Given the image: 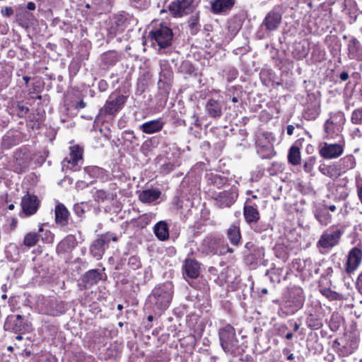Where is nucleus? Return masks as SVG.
<instances>
[{"label":"nucleus","mask_w":362,"mask_h":362,"mask_svg":"<svg viewBox=\"0 0 362 362\" xmlns=\"http://www.w3.org/2000/svg\"><path fill=\"white\" fill-rule=\"evenodd\" d=\"M343 233L344 231L337 227H330L320 236L317 242L318 247L325 249L334 247L339 243Z\"/></svg>","instance_id":"obj_11"},{"label":"nucleus","mask_w":362,"mask_h":362,"mask_svg":"<svg viewBox=\"0 0 362 362\" xmlns=\"http://www.w3.org/2000/svg\"><path fill=\"white\" fill-rule=\"evenodd\" d=\"M243 216L247 223L252 225L257 223L259 219V213L257 206L253 205L245 204L243 208Z\"/></svg>","instance_id":"obj_27"},{"label":"nucleus","mask_w":362,"mask_h":362,"mask_svg":"<svg viewBox=\"0 0 362 362\" xmlns=\"http://www.w3.org/2000/svg\"><path fill=\"white\" fill-rule=\"evenodd\" d=\"M54 214L57 223L62 226L67 224L69 212L63 204L59 203L55 206Z\"/></svg>","instance_id":"obj_31"},{"label":"nucleus","mask_w":362,"mask_h":362,"mask_svg":"<svg viewBox=\"0 0 362 362\" xmlns=\"http://www.w3.org/2000/svg\"><path fill=\"white\" fill-rule=\"evenodd\" d=\"M315 217L322 226H327L332 221V216L329 214L326 207H318L315 211Z\"/></svg>","instance_id":"obj_35"},{"label":"nucleus","mask_w":362,"mask_h":362,"mask_svg":"<svg viewBox=\"0 0 362 362\" xmlns=\"http://www.w3.org/2000/svg\"><path fill=\"white\" fill-rule=\"evenodd\" d=\"M305 296L302 290H296L289 294L284 305L279 310V315L281 317L295 314L304 304Z\"/></svg>","instance_id":"obj_3"},{"label":"nucleus","mask_w":362,"mask_h":362,"mask_svg":"<svg viewBox=\"0 0 362 362\" xmlns=\"http://www.w3.org/2000/svg\"><path fill=\"white\" fill-rule=\"evenodd\" d=\"M180 165L178 160H168L160 167L162 173L168 174L175 169L176 167Z\"/></svg>","instance_id":"obj_42"},{"label":"nucleus","mask_w":362,"mask_h":362,"mask_svg":"<svg viewBox=\"0 0 362 362\" xmlns=\"http://www.w3.org/2000/svg\"><path fill=\"white\" fill-rule=\"evenodd\" d=\"M320 112V104L318 101L309 105L303 112V117L307 120H314Z\"/></svg>","instance_id":"obj_34"},{"label":"nucleus","mask_w":362,"mask_h":362,"mask_svg":"<svg viewBox=\"0 0 362 362\" xmlns=\"http://www.w3.org/2000/svg\"><path fill=\"white\" fill-rule=\"evenodd\" d=\"M348 57L350 59L362 61V46L356 38H351L348 44Z\"/></svg>","instance_id":"obj_22"},{"label":"nucleus","mask_w":362,"mask_h":362,"mask_svg":"<svg viewBox=\"0 0 362 362\" xmlns=\"http://www.w3.org/2000/svg\"><path fill=\"white\" fill-rule=\"evenodd\" d=\"M74 211L78 217H82L85 212L83 204H76L74 206Z\"/></svg>","instance_id":"obj_51"},{"label":"nucleus","mask_w":362,"mask_h":362,"mask_svg":"<svg viewBox=\"0 0 362 362\" xmlns=\"http://www.w3.org/2000/svg\"><path fill=\"white\" fill-rule=\"evenodd\" d=\"M40 312L45 315L58 316L65 313L66 306L63 301L54 297L47 298L39 305Z\"/></svg>","instance_id":"obj_10"},{"label":"nucleus","mask_w":362,"mask_h":362,"mask_svg":"<svg viewBox=\"0 0 362 362\" xmlns=\"http://www.w3.org/2000/svg\"><path fill=\"white\" fill-rule=\"evenodd\" d=\"M16 20L22 27L28 28L34 20V16L25 11H18L16 13Z\"/></svg>","instance_id":"obj_37"},{"label":"nucleus","mask_w":362,"mask_h":362,"mask_svg":"<svg viewBox=\"0 0 362 362\" xmlns=\"http://www.w3.org/2000/svg\"><path fill=\"white\" fill-rule=\"evenodd\" d=\"M153 232L157 238L161 241L166 240L169 238V228L164 221H160L155 225Z\"/></svg>","instance_id":"obj_33"},{"label":"nucleus","mask_w":362,"mask_h":362,"mask_svg":"<svg viewBox=\"0 0 362 362\" xmlns=\"http://www.w3.org/2000/svg\"><path fill=\"white\" fill-rule=\"evenodd\" d=\"M69 150V155L62 162L63 167H66L72 171H77L82 163L83 149L80 146L75 145L70 146Z\"/></svg>","instance_id":"obj_14"},{"label":"nucleus","mask_w":362,"mask_h":362,"mask_svg":"<svg viewBox=\"0 0 362 362\" xmlns=\"http://www.w3.org/2000/svg\"><path fill=\"white\" fill-rule=\"evenodd\" d=\"M288 160L290 163L293 165H296L300 163V152L298 147L292 146L288 154Z\"/></svg>","instance_id":"obj_40"},{"label":"nucleus","mask_w":362,"mask_h":362,"mask_svg":"<svg viewBox=\"0 0 362 362\" xmlns=\"http://www.w3.org/2000/svg\"><path fill=\"white\" fill-rule=\"evenodd\" d=\"M349 76L347 71H342L339 75V78L341 81H345L349 78Z\"/></svg>","instance_id":"obj_58"},{"label":"nucleus","mask_w":362,"mask_h":362,"mask_svg":"<svg viewBox=\"0 0 362 362\" xmlns=\"http://www.w3.org/2000/svg\"><path fill=\"white\" fill-rule=\"evenodd\" d=\"M117 240L116 235L111 232L100 235L90 245V251L91 255L96 259H100L105 249L108 247L110 241H117Z\"/></svg>","instance_id":"obj_9"},{"label":"nucleus","mask_w":362,"mask_h":362,"mask_svg":"<svg viewBox=\"0 0 362 362\" xmlns=\"http://www.w3.org/2000/svg\"><path fill=\"white\" fill-rule=\"evenodd\" d=\"M4 328L6 331L15 333L29 332L30 329L29 324L23 321V316L21 315H8L4 322Z\"/></svg>","instance_id":"obj_16"},{"label":"nucleus","mask_w":362,"mask_h":362,"mask_svg":"<svg viewBox=\"0 0 362 362\" xmlns=\"http://www.w3.org/2000/svg\"><path fill=\"white\" fill-rule=\"evenodd\" d=\"M173 296V286L170 282L156 286L148 295L146 308L155 313L160 314L168 309Z\"/></svg>","instance_id":"obj_1"},{"label":"nucleus","mask_w":362,"mask_h":362,"mask_svg":"<svg viewBox=\"0 0 362 362\" xmlns=\"http://www.w3.org/2000/svg\"><path fill=\"white\" fill-rule=\"evenodd\" d=\"M345 142L343 138L339 139L337 143H324L320 148V155L325 159H333L339 157L344 152Z\"/></svg>","instance_id":"obj_13"},{"label":"nucleus","mask_w":362,"mask_h":362,"mask_svg":"<svg viewBox=\"0 0 362 362\" xmlns=\"http://www.w3.org/2000/svg\"><path fill=\"white\" fill-rule=\"evenodd\" d=\"M323 207H326L327 208V210L329 209V211H331L332 212H334L336 211L337 209V206L334 204H331V205H329V206H327V205H323L322 206Z\"/></svg>","instance_id":"obj_62"},{"label":"nucleus","mask_w":362,"mask_h":362,"mask_svg":"<svg viewBox=\"0 0 362 362\" xmlns=\"http://www.w3.org/2000/svg\"><path fill=\"white\" fill-rule=\"evenodd\" d=\"M294 127L293 125H288L286 128V132L288 135H292L293 134Z\"/></svg>","instance_id":"obj_63"},{"label":"nucleus","mask_w":362,"mask_h":362,"mask_svg":"<svg viewBox=\"0 0 362 362\" xmlns=\"http://www.w3.org/2000/svg\"><path fill=\"white\" fill-rule=\"evenodd\" d=\"M362 260V250L358 247L352 248L348 255L346 271L351 274L358 269Z\"/></svg>","instance_id":"obj_18"},{"label":"nucleus","mask_w":362,"mask_h":362,"mask_svg":"<svg viewBox=\"0 0 362 362\" xmlns=\"http://www.w3.org/2000/svg\"><path fill=\"white\" fill-rule=\"evenodd\" d=\"M218 336L221 346L225 352L234 354L238 350V340L233 326L226 325L220 328Z\"/></svg>","instance_id":"obj_6"},{"label":"nucleus","mask_w":362,"mask_h":362,"mask_svg":"<svg viewBox=\"0 0 362 362\" xmlns=\"http://www.w3.org/2000/svg\"><path fill=\"white\" fill-rule=\"evenodd\" d=\"M85 107H86V103L83 100H81L76 105L77 108L81 109V108H84Z\"/></svg>","instance_id":"obj_64"},{"label":"nucleus","mask_w":362,"mask_h":362,"mask_svg":"<svg viewBox=\"0 0 362 362\" xmlns=\"http://www.w3.org/2000/svg\"><path fill=\"white\" fill-rule=\"evenodd\" d=\"M128 266L133 270H136L141 267V262L139 257L131 256L128 260Z\"/></svg>","instance_id":"obj_46"},{"label":"nucleus","mask_w":362,"mask_h":362,"mask_svg":"<svg viewBox=\"0 0 362 362\" xmlns=\"http://www.w3.org/2000/svg\"><path fill=\"white\" fill-rule=\"evenodd\" d=\"M351 121L354 124H362V107L355 109L352 112Z\"/></svg>","instance_id":"obj_44"},{"label":"nucleus","mask_w":362,"mask_h":362,"mask_svg":"<svg viewBox=\"0 0 362 362\" xmlns=\"http://www.w3.org/2000/svg\"><path fill=\"white\" fill-rule=\"evenodd\" d=\"M119 61V56L117 52L110 51L105 53L103 55V62L107 66H112L115 64Z\"/></svg>","instance_id":"obj_41"},{"label":"nucleus","mask_w":362,"mask_h":362,"mask_svg":"<svg viewBox=\"0 0 362 362\" xmlns=\"http://www.w3.org/2000/svg\"><path fill=\"white\" fill-rule=\"evenodd\" d=\"M102 272L97 269H91L84 274L83 277V282L86 284V287H90L100 281L102 279Z\"/></svg>","instance_id":"obj_32"},{"label":"nucleus","mask_w":362,"mask_h":362,"mask_svg":"<svg viewBox=\"0 0 362 362\" xmlns=\"http://www.w3.org/2000/svg\"><path fill=\"white\" fill-rule=\"evenodd\" d=\"M21 204L23 214L30 216L37 211L39 202L35 195L28 193L22 197Z\"/></svg>","instance_id":"obj_19"},{"label":"nucleus","mask_w":362,"mask_h":362,"mask_svg":"<svg viewBox=\"0 0 362 362\" xmlns=\"http://www.w3.org/2000/svg\"><path fill=\"white\" fill-rule=\"evenodd\" d=\"M18 115L20 117H23V115H25L29 111V108L26 106L23 105L22 104L18 105Z\"/></svg>","instance_id":"obj_53"},{"label":"nucleus","mask_w":362,"mask_h":362,"mask_svg":"<svg viewBox=\"0 0 362 362\" xmlns=\"http://www.w3.org/2000/svg\"><path fill=\"white\" fill-rule=\"evenodd\" d=\"M38 240L39 235L36 233L30 232L25 235L23 243L25 245L30 247L35 245Z\"/></svg>","instance_id":"obj_43"},{"label":"nucleus","mask_w":362,"mask_h":362,"mask_svg":"<svg viewBox=\"0 0 362 362\" xmlns=\"http://www.w3.org/2000/svg\"><path fill=\"white\" fill-rule=\"evenodd\" d=\"M169 11L175 17H181L192 12L193 0H176L168 6Z\"/></svg>","instance_id":"obj_17"},{"label":"nucleus","mask_w":362,"mask_h":362,"mask_svg":"<svg viewBox=\"0 0 362 362\" xmlns=\"http://www.w3.org/2000/svg\"><path fill=\"white\" fill-rule=\"evenodd\" d=\"M198 17L197 16H192L189 20V27L192 34H195L198 30Z\"/></svg>","instance_id":"obj_49"},{"label":"nucleus","mask_w":362,"mask_h":362,"mask_svg":"<svg viewBox=\"0 0 362 362\" xmlns=\"http://www.w3.org/2000/svg\"><path fill=\"white\" fill-rule=\"evenodd\" d=\"M345 122L346 118L343 112H331L324 124V137L327 139L343 138L341 133Z\"/></svg>","instance_id":"obj_2"},{"label":"nucleus","mask_w":362,"mask_h":362,"mask_svg":"<svg viewBox=\"0 0 362 362\" xmlns=\"http://www.w3.org/2000/svg\"><path fill=\"white\" fill-rule=\"evenodd\" d=\"M321 293L329 300H335L338 296L337 293L332 291L330 289H323L321 291Z\"/></svg>","instance_id":"obj_50"},{"label":"nucleus","mask_w":362,"mask_h":362,"mask_svg":"<svg viewBox=\"0 0 362 362\" xmlns=\"http://www.w3.org/2000/svg\"><path fill=\"white\" fill-rule=\"evenodd\" d=\"M356 166V159L353 155H347L341 158L337 163L335 169L338 174H344L347 171L354 169Z\"/></svg>","instance_id":"obj_24"},{"label":"nucleus","mask_w":362,"mask_h":362,"mask_svg":"<svg viewBox=\"0 0 362 362\" xmlns=\"http://www.w3.org/2000/svg\"><path fill=\"white\" fill-rule=\"evenodd\" d=\"M323 317L324 310L320 303L317 301H313L310 308L307 310V326L313 330L320 329L323 325Z\"/></svg>","instance_id":"obj_8"},{"label":"nucleus","mask_w":362,"mask_h":362,"mask_svg":"<svg viewBox=\"0 0 362 362\" xmlns=\"http://www.w3.org/2000/svg\"><path fill=\"white\" fill-rule=\"evenodd\" d=\"M164 124L165 123L161 119H153L143 123L140 126V129L145 134H151L160 132Z\"/></svg>","instance_id":"obj_25"},{"label":"nucleus","mask_w":362,"mask_h":362,"mask_svg":"<svg viewBox=\"0 0 362 362\" xmlns=\"http://www.w3.org/2000/svg\"><path fill=\"white\" fill-rule=\"evenodd\" d=\"M126 102V97L119 94L109 96L105 105L100 110V114L113 115L122 109Z\"/></svg>","instance_id":"obj_15"},{"label":"nucleus","mask_w":362,"mask_h":362,"mask_svg":"<svg viewBox=\"0 0 362 362\" xmlns=\"http://www.w3.org/2000/svg\"><path fill=\"white\" fill-rule=\"evenodd\" d=\"M255 226H252V225L251 226L252 227V228L254 229V230L257 233H262L263 231H265L267 230H268L270 227V225L269 223H266V222H259V223H255Z\"/></svg>","instance_id":"obj_48"},{"label":"nucleus","mask_w":362,"mask_h":362,"mask_svg":"<svg viewBox=\"0 0 362 362\" xmlns=\"http://www.w3.org/2000/svg\"><path fill=\"white\" fill-rule=\"evenodd\" d=\"M315 163V158L311 156L307 158L303 163V170L305 172L310 173L313 171Z\"/></svg>","instance_id":"obj_47"},{"label":"nucleus","mask_w":362,"mask_h":362,"mask_svg":"<svg viewBox=\"0 0 362 362\" xmlns=\"http://www.w3.org/2000/svg\"><path fill=\"white\" fill-rule=\"evenodd\" d=\"M206 179L209 186V192L211 193L213 192L211 187L221 189L226 187L228 183V178L226 177L214 173H206Z\"/></svg>","instance_id":"obj_20"},{"label":"nucleus","mask_w":362,"mask_h":362,"mask_svg":"<svg viewBox=\"0 0 362 362\" xmlns=\"http://www.w3.org/2000/svg\"><path fill=\"white\" fill-rule=\"evenodd\" d=\"M356 288L358 292L362 295V272L358 275L356 280Z\"/></svg>","instance_id":"obj_55"},{"label":"nucleus","mask_w":362,"mask_h":362,"mask_svg":"<svg viewBox=\"0 0 362 362\" xmlns=\"http://www.w3.org/2000/svg\"><path fill=\"white\" fill-rule=\"evenodd\" d=\"M223 243L219 237L209 235L202 240L199 249L206 255H224L233 252L232 248L223 246Z\"/></svg>","instance_id":"obj_7"},{"label":"nucleus","mask_w":362,"mask_h":362,"mask_svg":"<svg viewBox=\"0 0 362 362\" xmlns=\"http://www.w3.org/2000/svg\"><path fill=\"white\" fill-rule=\"evenodd\" d=\"M309 52V45L305 41H301L293 44L292 49L293 57L298 60L305 58Z\"/></svg>","instance_id":"obj_29"},{"label":"nucleus","mask_w":362,"mask_h":362,"mask_svg":"<svg viewBox=\"0 0 362 362\" xmlns=\"http://www.w3.org/2000/svg\"><path fill=\"white\" fill-rule=\"evenodd\" d=\"M199 264L197 261L192 259L185 260L184 264L185 274L191 279H195L199 275Z\"/></svg>","instance_id":"obj_30"},{"label":"nucleus","mask_w":362,"mask_h":362,"mask_svg":"<svg viewBox=\"0 0 362 362\" xmlns=\"http://www.w3.org/2000/svg\"><path fill=\"white\" fill-rule=\"evenodd\" d=\"M71 247H74L73 238H67L58 245L57 250L58 252H61L69 249Z\"/></svg>","instance_id":"obj_45"},{"label":"nucleus","mask_w":362,"mask_h":362,"mask_svg":"<svg viewBox=\"0 0 362 362\" xmlns=\"http://www.w3.org/2000/svg\"><path fill=\"white\" fill-rule=\"evenodd\" d=\"M211 4V11L219 14L230 10L235 4V0H214Z\"/></svg>","instance_id":"obj_26"},{"label":"nucleus","mask_w":362,"mask_h":362,"mask_svg":"<svg viewBox=\"0 0 362 362\" xmlns=\"http://www.w3.org/2000/svg\"><path fill=\"white\" fill-rule=\"evenodd\" d=\"M161 192L158 189H148L139 194V199L145 204H151L160 197Z\"/></svg>","instance_id":"obj_28"},{"label":"nucleus","mask_w":362,"mask_h":362,"mask_svg":"<svg viewBox=\"0 0 362 362\" xmlns=\"http://www.w3.org/2000/svg\"><path fill=\"white\" fill-rule=\"evenodd\" d=\"M320 170L322 173H323L324 175H326L329 177H332V175L329 174V170H328V167H326V166H323V167H320Z\"/></svg>","instance_id":"obj_59"},{"label":"nucleus","mask_w":362,"mask_h":362,"mask_svg":"<svg viewBox=\"0 0 362 362\" xmlns=\"http://www.w3.org/2000/svg\"><path fill=\"white\" fill-rule=\"evenodd\" d=\"M228 238L233 245H238L240 243L241 235L240 229L238 226L232 225L228 230Z\"/></svg>","instance_id":"obj_38"},{"label":"nucleus","mask_w":362,"mask_h":362,"mask_svg":"<svg viewBox=\"0 0 362 362\" xmlns=\"http://www.w3.org/2000/svg\"><path fill=\"white\" fill-rule=\"evenodd\" d=\"M106 86H107V83L105 81H100L99 82V88L100 89V90H102V91L105 90Z\"/></svg>","instance_id":"obj_61"},{"label":"nucleus","mask_w":362,"mask_h":362,"mask_svg":"<svg viewBox=\"0 0 362 362\" xmlns=\"http://www.w3.org/2000/svg\"><path fill=\"white\" fill-rule=\"evenodd\" d=\"M136 6H145L148 3V0H131Z\"/></svg>","instance_id":"obj_56"},{"label":"nucleus","mask_w":362,"mask_h":362,"mask_svg":"<svg viewBox=\"0 0 362 362\" xmlns=\"http://www.w3.org/2000/svg\"><path fill=\"white\" fill-rule=\"evenodd\" d=\"M86 173V179L90 183L95 180H104L107 176L106 172L101 168L98 166H88L84 168Z\"/></svg>","instance_id":"obj_23"},{"label":"nucleus","mask_w":362,"mask_h":362,"mask_svg":"<svg viewBox=\"0 0 362 362\" xmlns=\"http://www.w3.org/2000/svg\"><path fill=\"white\" fill-rule=\"evenodd\" d=\"M235 184L231 185L228 189L220 192H211V197L214 200V204L218 208L230 207L238 197V182L234 181Z\"/></svg>","instance_id":"obj_5"},{"label":"nucleus","mask_w":362,"mask_h":362,"mask_svg":"<svg viewBox=\"0 0 362 362\" xmlns=\"http://www.w3.org/2000/svg\"><path fill=\"white\" fill-rule=\"evenodd\" d=\"M173 34L172 30L165 24H160L159 27L150 31L148 39L151 45L159 49L165 48L171 45Z\"/></svg>","instance_id":"obj_4"},{"label":"nucleus","mask_w":362,"mask_h":362,"mask_svg":"<svg viewBox=\"0 0 362 362\" xmlns=\"http://www.w3.org/2000/svg\"><path fill=\"white\" fill-rule=\"evenodd\" d=\"M14 13V11L12 7L10 6H5L3 7L1 10V13L4 17L9 18L11 17Z\"/></svg>","instance_id":"obj_52"},{"label":"nucleus","mask_w":362,"mask_h":362,"mask_svg":"<svg viewBox=\"0 0 362 362\" xmlns=\"http://www.w3.org/2000/svg\"><path fill=\"white\" fill-rule=\"evenodd\" d=\"M125 21H126V18H124V16L122 15H119L117 18V24L118 25H123Z\"/></svg>","instance_id":"obj_57"},{"label":"nucleus","mask_w":362,"mask_h":362,"mask_svg":"<svg viewBox=\"0 0 362 362\" xmlns=\"http://www.w3.org/2000/svg\"><path fill=\"white\" fill-rule=\"evenodd\" d=\"M223 104L215 99H209L205 105L206 115L211 118H219L223 114Z\"/></svg>","instance_id":"obj_21"},{"label":"nucleus","mask_w":362,"mask_h":362,"mask_svg":"<svg viewBox=\"0 0 362 362\" xmlns=\"http://www.w3.org/2000/svg\"><path fill=\"white\" fill-rule=\"evenodd\" d=\"M108 197V194L107 192L104 190H98L96 192V197L99 199L104 200L107 199Z\"/></svg>","instance_id":"obj_54"},{"label":"nucleus","mask_w":362,"mask_h":362,"mask_svg":"<svg viewBox=\"0 0 362 362\" xmlns=\"http://www.w3.org/2000/svg\"><path fill=\"white\" fill-rule=\"evenodd\" d=\"M155 214L153 213H146L141 215L136 218L134 222L135 226L140 228H145L154 218Z\"/></svg>","instance_id":"obj_39"},{"label":"nucleus","mask_w":362,"mask_h":362,"mask_svg":"<svg viewBox=\"0 0 362 362\" xmlns=\"http://www.w3.org/2000/svg\"><path fill=\"white\" fill-rule=\"evenodd\" d=\"M285 9L283 5H276L267 13L263 21L267 30L273 31L279 28Z\"/></svg>","instance_id":"obj_12"},{"label":"nucleus","mask_w":362,"mask_h":362,"mask_svg":"<svg viewBox=\"0 0 362 362\" xmlns=\"http://www.w3.org/2000/svg\"><path fill=\"white\" fill-rule=\"evenodd\" d=\"M160 78L159 81H164L165 83H168L170 81L173 71L171 68L167 61H160Z\"/></svg>","instance_id":"obj_36"},{"label":"nucleus","mask_w":362,"mask_h":362,"mask_svg":"<svg viewBox=\"0 0 362 362\" xmlns=\"http://www.w3.org/2000/svg\"><path fill=\"white\" fill-rule=\"evenodd\" d=\"M36 8V6H35V4L34 2H28V4H27V8L29 10V11H34Z\"/></svg>","instance_id":"obj_60"}]
</instances>
